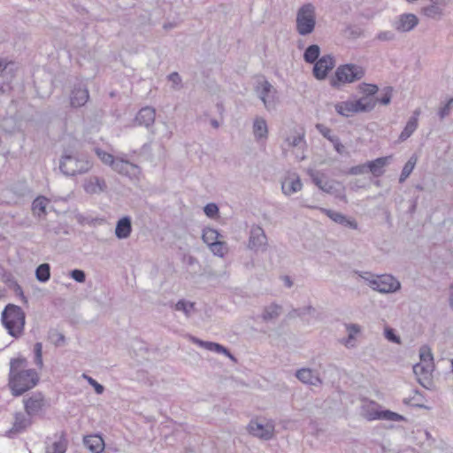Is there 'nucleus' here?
<instances>
[{"label":"nucleus","instance_id":"5","mask_svg":"<svg viewBox=\"0 0 453 453\" xmlns=\"http://www.w3.org/2000/svg\"><path fill=\"white\" fill-rule=\"evenodd\" d=\"M368 277L359 274L363 279L368 281L369 286L380 293H394L400 289V281L390 274H382L373 276L369 273H365Z\"/></svg>","mask_w":453,"mask_h":453},{"label":"nucleus","instance_id":"42","mask_svg":"<svg viewBox=\"0 0 453 453\" xmlns=\"http://www.w3.org/2000/svg\"><path fill=\"white\" fill-rule=\"evenodd\" d=\"M286 142L289 147L292 148L303 147L305 145L304 134H298L292 136H288L286 139Z\"/></svg>","mask_w":453,"mask_h":453},{"label":"nucleus","instance_id":"62","mask_svg":"<svg viewBox=\"0 0 453 453\" xmlns=\"http://www.w3.org/2000/svg\"><path fill=\"white\" fill-rule=\"evenodd\" d=\"M7 281L10 282V286L13 288L17 295L24 297L22 288L13 278L8 279Z\"/></svg>","mask_w":453,"mask_h":453},{"label":"nucleus","instance_id":"23","mask_svg":"<svg viewBox=\"0 0 453 453\" xmlns=\"http://www.w3.org/2000/svg\"><path fill=\"white\" fill-rule=\"evenodd\" d=\"M132 232L131 219L127 216L118 220L115 227V235L118 239H127Z\"/></svg>","mask_w":453,"mask_h":453},{"label":"nucleus","instance_id":"1","mask_svg":"<svg viewBox=\"0 0 453 453\" xmlns=\"http://www.w3.org/2000/svg\"><path fill=\"white\" fill-rule=\"evenodd\" d=\"M27 366L28 362L25 357L12 358L10 361L8 386L13 396L22 395L40 380L38 372Z\"/></svg>","mask_w":453,"mask_h":453},{"label":"nucleus","instance_id":"26","mask_svg":"<svg viewBox=\"0 0 453 453\" xmlns=\"http://www.w3.org/2000/svg\"><path fill=\"white\" fill-rule=\"evenodd\" d=\"M56 440L46 447L45 453H65L67 448V441L65 434H55Z\"/></svg>","mask_w":453,"mask_h":453},{"label":"nucleus","instance_id":"16","mask_svg":"<svg viewBox=\"0 0 453 453\" xmlns=\"http://www.w3.org/2000/svg\"><path fill=\"white\" fill-rule=\"evenodd\" d=\"M32 425V417L28 416L26 412H17L14 416V422L12 427L7 432L12 436V434H20L24 432L28 426Z\"/></svg>","mask_w":453,"mask_h":453},{"label":"nucleus","instance_id":"29","mask_svg":"<svg viewBox=\"0 0 453 453\" xmlns=\"http://www.w3.org/2000/svg\"><path fill=\"white\" fill-rule=\"evenodd\" d=\"M368 420L374 419H384V420H391V421H401L403 420V417L396 412L391 411H375L373 413H370L367 416Z\"/></svg>","mask_w":453,"mask_h":453},{"label":"nucleus","instance_id":"4","mask_svg":"<svg viewBox=\"0 0 453 453\" xmlns=\"http://www.w3.org/2000/svg\"><path fill=\"white\" fill-rule=\"evenodd\" d=\"M316 26V12L312 4L302 5L296 19V29L300 35L305 36L311 34Z\"/></svg>","mask_w":453,"mask_h":453},{"label":"nucleus","instance_id":"35","mask_svg":"<svg viewBox=\"0 0 453 453\" xmlns=\"http://www.w3.org/2000/svg\"><path fill=\"white\" fill-rule=\"evenodd\" d=\"M35 278L42 283L47 282L50 279V265L48 263L38 265L35 269Z\"/></svg>","mask_w":453,"mask_h":453},{"label":"nucleus","instance_id":"15","mask_svg":"<svg viewBox=\"0 0 453 453\" xmlns=\"http://www.w3.org/2000/svg\"><path fill=\"white\" fill-rule=\"evenodd\" d=\"M320 211L334 222L350 229H357V222L355 219L330 209L320 208Z\"/></svg>","mask_w":453,"mask_h":453},{"label":"nucleus","instance_id":"30","mask_svg":"<svg viewBox=\"0 0 453 453\" xmlns=\"http://www.w3.org/2000/svg\"><path fill=\"white\" fill-rule=\"evenodd\" d=\"M417 162L418 156L416 154L411 155L409 160L405 163V165L403 167L402 173L399 177L400 183H403L409 178V176L414 170Z\"/></svg>","mask_w":453,"mask_h":453},{"label":"nucleus","instance_id":"32","mask_svg":"<svg viewBox=\"0 0 453 453\" xmlns=\"http://www.w3.org/2000/svg\"><path fill=\"white\" fill-rule=\"evenodd\" d=\"M337 113L344 117H350L357 113L352 101L340 102L334 105Z\"/></svg>","mask_w":453,"mask_h":453},{"label":"nucleus","instance_id":"63","mask_svg":"<svg viewBox=\"0 0 453 453\" xmlns=\"http://www.w3.org/2000/svg\"><path fill=\"white\" fill-rule=\"evenodd\" d=\"M431 453H453V449L452 448L443 443L441 447L434 449Z\"/></svg>","mask_w":453,"mask_h":453},{"label":"nucleus","instance_id":"45","mask_svg":"<svg viewBox=\"0 0 453 453\" xmlns=\"http://www.w3.org/2000/svg\"><path fill=\"white\" fill-rule=\"evenodd\" d=\"M359 91L364 95V96L373 97V96L378 92L379 88L374 84L368 83H361L358 86Z\"/></svg>","mask_w":453,"mask_h":453},{"label":"nucleus","instance_id":"55","mask_svg":"<svg viewBox=\"0 0 453 453\" xmlns=\"http://www.w3.org/2000/svg\"><path fill=\"white\" fill-rule=\"evenodd\" d=\"M365 173H368L367 162L362 165L352 166L349 170V173L351 175H359Z\"/></svg>","mask_w":453,"mask_h":453},{"label":"nucleus","instance_id":"19","mask_svg":"<svg viewBox=\"0 0 453 453\" xmlns=\"http://www.w3.org/2000/svg\"><path fill=\"white\" fill-rule=\"evenodd\" d=\"M192 342L207 350L216 352L219 354H223L228 357L230 359L234 360V357L230 353V351L226 347L219 343L203 341L196 337H192Z\"/></svg>","mask_w":453,"mask_h":453},{"label":"nucleus","instance_id":"60","mask_svg":"<svg viewBox=\"0 0 453 453\" xmlns=\"http://www.w3.org/2000/svg\"><path fill=\"white\" fill-rule=\"evenodd\" d=\"M385 336L392 342L400 343V337L395 334L392 328H387L385 330Z\"/></svg>","mask_w":453,"mask_h":453},{"label":"nucleus","instance_id":"61","mask_svg":"<svg viewBox=\"0 0 453 453\" xmlns=\"http://www.w3.org/2000/svg\"><path fill=\"white\" fill-rule=\"evenodd\" d=\"M315 311V309L311 305H307L303 308L295 309V312H297V316L300 318L305 316L306 314H311Z\"/></svg>","mask_w":453,"mask_h":453},{"label":"nucleus","instance_id":"40","mask_svg":"<svg viewBox=\"0 0 453 453\" xmlns=\"http://www.w3.org/2000/svg\"><path fill=\"white\" fill-rule=\"evenodd\" d=\"M210 250L218 257H223L227 253V245L226 242L219 240L210 247Z\"/></svg>","mask_w":453,"mask_h":453},{"label":"nucleus","instance_id":"39","mask_svg":"<svg viewBox=\"0 0 453 453\" xmlns=\"http://www.w3.org/2000/svg\"><path fill=\"white\" fill-rule=\"evenodd\" d=\"M48 338L50 342L56 347H61L65 345V337L62 333L58 332L57 329H50L48 332Z\"/></svg>","mask_w":453,"mask_h":453},{"label":"nucleus","instance_id":"47","mask_svg":"<svg viewBox=\"0 0 453 453\" xmlns=\"http://www.w3.org/2000/svg\"><path fill=\"white\" fill-rule=\"evenodd\" d=\"M392 93H393V88L392 87H386L382 90V96L380 97L375 98L376 104L380 103L383 105H388L391 102L392 98Z\"/></svg>","mask_w":453,"mask_h":453},{"label":"nucleus","instance_id":"7","mask_svg":"<svg viewBox=\"0 0 453 453\" xmlns=\"http://www.w3.org/2000/svg\"><path fill=\"white\" fill-rule=\"evenodd\" d=\"M255 92L267 111L274 110L277 104V89L266 80L257 81Z\"/></svg>","mask_w":453,"mask_h":453},{"label":"nucleus","instance_id":"18","mask_svg":"<svg viewBox=\"0 0 453 453\" xmlns=\"http://www.w3.org/2000/svg\"><path fill=\"white\" fill-rule=\"evenodd\" d=\"M156 111L154 108L146 106L142 108L135 116V122L138 126L149 128L155 122Z\"/></svg>","mask_w":453,"mask_h":453},{"label":"nucleus","instance_id":"33","mask_svg":"<svg viewBox=\"0 0 453 453\" xmlns=\"http://www.w3.org/2000/svg\"><path fill=\"white\" fill-rule=\"evenodd\" d=\"M320 55V48L317 44H311L303 52V59L308 64L315 63Z\"/></svg>","mask_w":453,"mask_h":453},{"label":"nucleus","instance_id":"53","mask_svg":"<svg viewBox=\"0 0 453 453\" xmlns=\"http://www.w3.org/2000/svg\"><path fill=\"white\" fill-rule=\"evenodd\" d=\"M69 274L72 279L79 283H83L86 280V273L81 269H73Z\"/></svg>","mask_w":453,"mask_h":453},{"label":"nucleus","instance_id":"37","mask_svg":"<svg viewBox=\"0 0 453 453\" xmlns=\"http://www.w3.org/2000/svg\"><path fill=\"white\" fill-rule=\"evenodd\" d=\"M174 309L182 311L187 318H189L195 311V303L181 299L174 305Z\"/></svg>","mask_w":453,"mask_h":453},{"label":"nucleus","instance_id":"44","mask_svg":"<svg viewBox=\"0 0 453 453\" xmlns=\"http://www.w3.org/2000/svg\"><path fill=\"white\" fill-rule=\"evenodd\" d=\"M95 152L104 165H109L111 167L112 166L116 158L111 154L99 148H96Z\"/></svg>","mask_w":453,"mask_h":453},{"label":"nucleus","instance_id":"51","mask_svg":"<svg viewBox=\"0 0 453 453\" xmlns=\"http://www.w3.org/2000/svg\"><path fill=\"white\" fill-rule=\"evenodd\" d=\"M424 14L427 16L428 18H436L437 16L441 15V10L438 6V4H430L424 8L423 10Z\"/></svg>","mask_w":453,"mask_h":453},{"label":"nucleus","instance_id":"31","mask_svg":"<svg viewBox=\"0 0 453 453\" xmlns=\"http://www.w3.org/2000/svg\"><path fill=\"white\" fill-rule=\"evenodd\" d=\"M282 307L277 303H272L269 306L265 307L262 314L264 321L267 322L277 319L281 312Z\"/></svg>","mask_w":453,"mask_h":453},{"label":"nucleus","instance_id":"50","mask_svg":"<svg viewBox=\"0 0 453 453\" xmlns=\"http://www.w3.org/2000/svg\"><path fill=\"white\" fill-rule=\"evenodd\" d=\"M453 108V97H450L446 104L441 106L438 110V116L440 119H443L450 114Z\"/></svg>","mask_w":453,"mask_h":453},{"label":"nucleus","instance_id":"41","mask_svg":"<svg viewBox=\"0 0 453 453\" xmlns=\"http://www.w3.org/2000/svg\"><path fill=\"white\" fill-rule=\"evenodd\" d=\"M419 357L421 361L420 363L434 365V357L431 349L428 346L423 345L420 347Z\"/></svg>","mask_w":453,"mask_h":453},{"label":"nucleus","instance_id":"6","mask_svg":"<svg viewBox=\"0 0 453 453\" xmlns=\"http://www.w3.org/2000/svg\"><path fill=\"white\" fill-rule=\"evenodd\" d=\"M365 75L364 69L354 64L342 65L337 67L334 77L331 81L333 87H338L339 83H352L361 80Z\"/></svg>","mask_w":453,"mask_h":453},{"label":"nucleus","instance_id":"14","mask_svg":"<svg viewBox=\"0 0 453 453\" xmlns=\"http://www.w3.org/2000/svg\"><path fill=\"white\" fill-rule=\"evenodd\" d=\"M111 169L119 174L131 176L140 173V168L137 165L125 159L122 157H117Z\"/></svg>","mask_w":453,"mask_h":453},{"label":"nucleus","instance_id":"9","mask_svg":"<svg viewBox=\"0 0 453 453\" xmlns=\"http://www.w3.org/2000/svg\"><path fill=\"white\" fill-rule=\"evenodd\" d=\"M312 73L317 80H325L328 73L334 67L335 61L332 55L327 54L313 63Z\"/></svg>","mask_w":453,"mask_h":453},{"label":"nucleus","instance_id":"58","mask_svg":"<svg viewBox=\"0 0 453 453\" xmlns=\"http://www.w3.org/2000/svg\"><path fill=\"white\" fill-rule=\"evenodd\" d=\"M83 376L88 380V382L94 388L96 394L101 395L104 393V387L103 385H101L96 380L89 376H87L85 374Z\"/></svg>","mask_w":453,"mask_h":453},{"label":"nucleus","instance_id":"54","mask_svg":"<svg viewBox=\"0 0 453 453\" xmlns=\"http://www.w3.org/2000/svg\"><path fill=\"white\" fill-rule=\"evenodd\" d=\"M205 215L209 218H214L219 213V207L216 203H211L203 207Z\"/></svg>","mask_w":453,"mask_h":453},{"label":"nucleus","instance_id":"22","mask_svg":"<svg viewBox=\"0 0 453 453\" xmlns=\"http://www.w3.org/2000/svg\"><path fill=\"white\" fill-rule=\"evenodd\" d=\"M303 188V183L298 176L296 177H287L281 182V190L285 196H291L298 191H300Z\"/></svg>","mask_w":453,"mask_h":453},{"label":"nucleus","instance_id":"2","mask_svg":"<svg viewBox=\"0 0 453 453\" xmlns=\"http://www.w3.org/2000/svg\"><path fill=\"white\" fill-rule=\"evenodd\" d=\"M92 165V162L85 155L71 149H65L59 158V170L67 177L86 173Z\"/></svg>","mask_w":453,"mask_h":453},{"label":"nucleus","instance_id":"36","mask_svg":"<svg viewBox=\"0 0 453 453\" xmlns=\"http://www.w3.org/2000/svg\"><path fill=\"white\" fill-rule=\"evenodd\" d=\"M48 199L44 196L36 197L32 203V210L35 215L41 217L46 214V206L48 204Z\"/></svg>","mask_w":453,"mask_h":453},{"label":"nucleus","instance_id":"46","mask_svg":"<svg viewBox=\"0 0 453 453\" xmlns=\"http://www.w3.org/2000/svg\"><path fill=\"white\" fill-rule=\"evenodd\" d=\"M346 328L348 331V338L345 340L344 344L346 346H352L351 342L355 339V335L360 332V327L357 324H349L346 325Z\"/></svg>","mask_w":453,"mask_h":453},{"label":"nucleus","instance_id":"17","mask_svg":"<svg viewBox=\"0 0 453 453\" xmlns=\"http://www.w3.org/2000/svg\"><path fill=\"white\" fill-rule=\"evenodd\" d=\"M83 188L87 194L94 195L104 192L107 188V185L104 179L97 176H91L85 180Z\"/></svg>","mask_w":453,"mask_h":453},{"label":"nucleus","instance_id":"3","mask_svg":"<svg viewBox=\"0 0 453 453\" xmlns=\"http://www.w3.org/2000/svg\"><path fill=\"white\" fill-rule=\"evenodd\" d=\"M26 315L23 310L15 304H7L1 314V321L8 334L14 338L22 335Z\"/></svg>","mask_w":453,"mask_h":453},{"label":"nucleus","instance_id":"38","mask_svg":"<svg viewBox=\"0 0 453 453\" xmlns=\"http://www.w3.org/2000/svg\"><path fill=\"white\" fill-rule=\"evenodd\" d=\"M418 128V123H416L415 118H410L403 130L399 135L401 142L406 141Z\"/></svg>","mask_w":453,"mask_h":453},{"label":"nucleus","instance_id":"11","mask_svg":"<svg viewBox=\"0 0 453 453\" xmlns=\"http://www.w3.org/2000/svg\"><path fill=\"white\" fill-rule=\"evenodd\" d=\"M248 431L253 436L268 441L273 436L274 426L272 423L262 424L251 420L248 426Z\"/></svg>","mask_w":453,"mask_h":453},{"label":"nucleus","instance_id":"59","mask_svg":"<svg viewBox=\"0 0 453 453\" xmlns=\"http://www.w3.org/2000/svg\"><path fill=\"white\" fill-rule=\"evenodd\" d=\"M330 142H332V144L334 145V148L337 151V153H339L341 155L345 153V147L341 142L340 138L337 135H335L333 139H331Z\"/></svg>","mask_w":453,"mask_h":453},{"label":"nucleus","instance_id":"12","mask_svg":"<svg viewBox=\"0 0 453 453\" xmlns=\"http://www.w3.org/2000/svg\"><path fill=\"white\" fill-rule=\"evenodd\" d=\"M25 412L30 416L37 415L45 405V399L42 393H34L28 398L23 400Z\"/></svg>","mask_w":453,"mask_h":453},{"label":"nucleus","instance_id":"25","mask_svg":"<svg viewBox=\"0 0 453 453\" xmlns=\"http://www.w3.org/2000/svg\"><path fill=\"white\" fill-rule=\"evenodd\" d=\"M84 445L92 453H101L104 449V441L98 434L87 435L83 439Z\"/></svg>","mask_w":453,"mask_h":453},{"label":"nucleus","instance_id":"13","mask_svg":"<svg viewBox=\"0 0 453 453\" xmlns=\"http://www.w3.org/2000/svg\"><path fill=\"white\" fill-rule=\"evenodd\" d=\"M418 24V19L415 14L403 13L399 15L393 22L394 28L401 33L413 30Z\"/></svg>","mask_w":453,"mask_h":453},{"label":"nucleus","instance_id":"8","mask_svg":"<svg viewBox=\"0 0 453 453\" xmlns=\"http://www.w3.org/2000/svg\"><path fill=\"white\" fill-rule=\"evenodd\" d=\"M268 246L267 236L260 226L250 227L248 248L255 252L265 251Z\"/></svg>","mask_w":453,"mask_h":453},{"label":"nucleus","instance_id":"52","mask_svg":"<svg viewBox=\"0 0 453 453\" xmlns=\"http://www.w3.org/2000/svg\"><path fill=\"white\" fill-rule=\"evenodd\" d=\"M169 81L173 83V88L179 90L182 88V79L177 72H173L167 76Z\"/></svg>","mask_w":453,"mask_h":453},{"label":"nucleus","instance_id":"64","mask_svg":"<svg viewBox=\"0 0 453 453\" xmlns=\"http://www.w3.org/2000/svg\"><path fill=\"white\" fill-rule=\"evenodd\" d=\"M283 280L287 288H291L293 286V281L291 280L289 276H284Z\"/></svg>","mask_w":453,"mask_h":453},{"label":"nucleus","instance_id":"57","mask_svg":"<svg viewBox=\"0 0 453 453\" xmlns=\"http://www.w3.org/2000/svg\"><path fill=\"white\" fill-rule=\"evenodd\" d=\"M376 38L379 40V41H381V42H390V41H394L395 38V35L394 32L392 31H380L377 35H376Z\"/></svg>","mask_w":453,"mask_h":453},{"label":"nucleus","instance_id":"34","mask_svg":"<svg viewBox=\"0 0 453 453\" xmlns=\"http://www.w3.org/2000/svg\"><path fill=\"white\" fill-rule=\"evenodd\" d=\"M220 236L216 229L211 227L203 228L202 233V239L209 247L218 242Z\"/></svg>","mask_w":453,"mask_h":453},{"label":"nucleus","instance_id":"56","mask_svg":"<svg viewBox=\"0 0 453 453\" xmlns=\"http://www.w3.org/2000/svg\"><path fill=\"white\" fill-rule=\"evenodd\" d=\"M316 128L318 131L329 142H331V139H333L335 135L332 134V130L324 126L323 124H317Z\"/></svg>","mask_w":453,"mask_h":453},{"label":"nucleus","instance_id":"27","mask_svg":"<svg viewBox=\"0 0 453 453\" xmlns=\"http://www.w3.org/2000/svg\"><path fill=\"white\" fill-rule=\"evenodd\" d=\"M253 134L257 141L265 140L268 135V127L266 120L261 117H257L253 122Z\"/></svg>","mask_w":453,"mask_h":453},{"label":"nucleus","instance_id":"10","mask_svg":"<svg viewBox=\"0 0 453 453\" xmlns=\"http://www.w3.org/2000/svg\"><path fill=\"white\" fill-rule=\"evenodd\" d=\"M89 98V93L87 86L82 82L73 85L70 93V104L72 107H81L85 105Z\"/></svg>","mask_w":453,"mask_h":453},{"label":"nucleus","instance_id":"48","mask_svg":"<svg viewBox=\"0 0 453 453\" xmlns=\"http://www.w3.org/2000/svg\"><path fill=\"white\" fill-rule=\"evenodd\" d=\"M307 174L310 176L312 182L320 189V187H322L325 182L322 179L323 174L311 168L307 169Z\"/></svg>","mask_w":453,"mask_h":453},{"label":"nucleus","instance_id":"24","mask_svg":"<svg viewBox=\"0 0 453 453\" xmlns=\"http://www.w3.org/2000/svg\"><path fill=\"white\" fill-rule=\"evenodd\" d=\"M296 378L303 383L311 386H319L322 383L319 377L313 373L309 368H302L296 371Z\"/></svg>","mask_w":453,"mask_h":453},{"label":"nucleus","instance_id":"21","mask_svg":"<svg viewBox=\"0 0 453 453\" xmlns=\"http://www.w3.org/2000/svg\"><path fill=\"white\" fill-rule=\"evenodd\" d=\"M434 368V365L418 363L413 365V372L418 377L420 385L427 388L425 381L430 382V376Z\"/></svg>","mask_w":453,"mask_h":453},{"label":"nucleus","instance_id":"43","mask_svg":"<svg viewBox=\"0 0 453 453\" xmlns=\"http://www.w3.org/2000/svg\"><path fill=\"white\" fill-rule=\"evenodd\" d=\"M339 187L340 184L334 180H325L322 187H320V190L326 192L327 194L334 195L336 196H339Z\"/></svg>","mask_w":453,"mask_h":453},{"label":"nucleus","instance_id":"49","mask_svg":"<svg viewBox=\"0 0 453 453\" xmlns=\"http://www.w3.org/2000/svg\"><path fill=\"white\" fill-rule=\"evenodd\" d=\"M35 353V364L41 369L43 366L42 361V342H36L34 345Z\"/></svg>","mask_w":453,"mask_h":453},{"label":"nucleus","instance_id":"28","mask_svg":"<svg viewBox=\"0 0 453 453\" xmlns=\"http://www.w3.org/2000/svg\"><path fill=\"white\" fill-rule=\"evenodd\" d=\"M352 103L354 104V110H356L357 113L369 112L376 106L375 98L370 96H362L357 100L352 101Z\"/></svg>","mask_w":453,"mask_h":453},{"label":"nucleus","instance_id":"20","mask_svg":"<svg viewBox=\"0 0 453 453\" xmlns=\"http://www.w3.org/2000/svg\"><path fill=\"white\" fill-rule=\"evenodd\" d=\"M392 159V156L378 157L374 160L368 161V172H370L373 177H380L385 173V166L388 165Z\"/></svg>","mask_w":453,"mask_h":453}]
</instances>
